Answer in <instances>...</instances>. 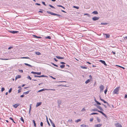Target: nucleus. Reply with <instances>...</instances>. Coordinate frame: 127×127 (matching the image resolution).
Masks as SVG:
<instances>
[{"label":"nucleus","instance_id":"58","mask_svg":"<svg viewBox=\"0 0 127 127\" xmlns=\"http://www.w3.org/2000/svg\"><path fill=\"white\" fill-rule=\"evenodd\" d=\"M24 95H23L20 96V97H24Z\"/></svg>","mask_w":127,"mask_h":127},{"label":"nucleus","instance_id":"45","mask_svg":"<svg viewBox=\"0 0 127 127\" xmlns=\"http://www.w3.org/2000/svg\"><path fill=\"white\" fill-rule=\"evenodd\" d=\"M89 77L90 78V80H92V76H91V75H89Z\"/></svg>","mask_w":127,"mask_h":127},{"label":"nucleus","instance_id":"48","mask_svg":"<svg viewBox=\"0 0 127 127\" xmlns=\"http://www.w3.org/2000/svg\"><path fill=\"white\" fill-rule=\"evenodd\" d=\"M31 73L33 74H36L37 72H34L33 71H32L31 72Z\"/></svg>","mask_w":127,"mask_h":127},{"label":"nucleus","instance_id":"24","mask_svg":"<svg viewBox=\"0 0 127 127\" xmlns=\"http://www.w3.org/2000/svg\"><path fill=\"white\" fill-rule=\"evenodd\" d=\"M94 114L98 115V113H91L90 114V115H94Z\"/></svg>","mask_w":127,"mask_h":127},{"label":"nucleus","instance_id":"19","mask_svg":"<svg viewBox=\"0 0 127 127\" xmlns=\"http://www.w3.org/2000/svg\"><path fill=\"white\" fill-rule=\"evenodd\" d=\"M29 92H30V91H28L26 92H24L23 93V94H25V95H26V94H28L29 93Z\"/></svg>","mask_w":127,"mask_h":127},{"label":"nucleus","instance_id":"60","mask_svg":"<svg viewBox=\"0 0 127 127\" xmlns=\"http://www.w3.org/2000/svg\"><path fill=\"white\" fill-rule=\"evenodd\" d=\"M127 98V95H125V98Z\"/></svg>","mask_w":127,"mask_h":127},{"label":"nucleus","instance_id":"56","mask_svg":"<svg viewBox=\"0 0 127 127\" xmlns=\"http://www.w3.org/2000/svg\"><path fill=\"white\" fill-rule=\"evenodd\" d=\"M86 110L84 108L82 110V111H85Z\"/></svg>","mask_w":127,"mask_h":127},{"label":"nucleus","instance_id":"52","mask_svg":"<svg viewBox=\"0 0 127 127\" xmlns=\"http://www.w3.org/2000/svg\"><path fill=\"white\" fill-rule=\"evenodd\" d=\"M41 77H47V76H45L44 75H41Z\"/></svg>","mask_w":127,"mask_h":127},{"label":"nucleus","instance_id":"16","mask_svg":"<svg viewBox=\"0 0 127 127\" xmlns=\"http://www.w3.org/2000/svg\"><path fill=\"white\" fill-rule=\"evenodd\" d=\"M91 80L90 79H88L85 82V83L87 84Z\"/></svg>","mask_w":127,"mask_h":127},{"label":"nucleus","instance_id":"23","mask_svg":"<svg viewBox=\"0 0 127 127\" xmlns=\"http://www.w3.org/2000/svg\"><path fill=\"white\" fill-rule=\"evenodd\" d=\"M19 32L18 31H13L11 32H12V33H15L17 32Z\"/></svg>","mask_w":127,"mask_h":127},{"label":"nucleus","instance_id":"25","mask_svg":"<svg viewBox=\"0 0 127 127\" xmlns=\"http://www.w3.org/2000/svg\"><path fill=\"white\" fill-rule=\"evenodd\" d=\"M9 59H2L0 58V60H9Z\"/></svg>","mask_w":127,"mask_h":127},{"label":"nucleus","instance_id":"15","mask_svg":"<svg viewBox=\"0 0 127 127\" xmlns=\"http://www.w3.org/2000/svg\"><path fill=\"white\" fill-rule=\"evenodd\" d=\"M97 107L100 110H101L102 111H103V109H102V108L100 106H97Z\"/></svg>","mask_w":127,"mask_h":127},{"label":"nucleus","instance_id":"36","mask_svg":"<svg viewBox=\"0 0 127 127\" xmlns=\"http://www.w3.org/2000/svg\"><path fill=\"white\" fill-rule=\"evenodd\" d=\"M46 39H51V37L50 36H48L46 37Z\"/></svg>","mask_w":127,"mask_h":127},{"label":"nucleus","instance_id":"14","mask_svg":"<svg viewBox=\"0 0 127 127\" xmlns=\"http://www.w3.org/2000/svg\"><path fill=\"white\" fill-rule=\"evenodd\" d=\"M48 90V89H41V90H39L38 91V92H42V91H44L45 90Z\"/></svg>","mask_w":127,"mask_h":127},{"label":"nucleus","instance_id":"35","mask_svg":"<svg viewBox=\"0 0 127 127\" xmlns=\"http://www.w3.org/2000/svg\"><path fill=\"white\" fill-rule=\"evenodd\" d=\"M94 120V118H91L90 119V121L91 122H92Z\"/></svg>","mask_w":127,"mask_h":127},{"label":"nucleus","instance_id":"30","mask_svg":"<svg viewBox=\"0 0 127 127\" xmlns=\"http://www.w3.org/2000/svg\"><path fill=\"white\" fill-rule=\"evenodd\" d=\"M27 78L28 79H30V80H31L32 79V78L31 77H30L29 76H28L27 77Z\"/></svg>","mask_w":127,"mask_h":127},{"label":"nucleus","instance_id":"26","mask_svg":"<svg viewBox=\"0 0 127 127\" xmlns=\"http://www.w3.org/2000/svg\"><path fill=\"white\" fill-rule=\"evenodd\" d=\"M80 67L83 69H87V67L83 66H81Z\"/></svg>","mask_w":127,"mask_h":127},{"label":"nucleus","instance_id":"49","mask_svg":"<svg viewBox=\"0 0 127 127\" xmlns=\"http://www.w3.org/2000/svg\"><path fill=\"white\" fill-rule=\"evenodd\" d=\"M5 90V89L4 88H2L1 89V91L2 92H3Z\"/></svg>","mask_w":127,"mask_h":127},{"label":"nucleus","instance_id":"13","mask_svg":"<svg viewBox=\"0 0 127 127\" xmlns=\"http://www.w3.org/2000/svg\"><path fill=\"white\" fill-rule=\"evenodd\" d=\"M56 58L59 59H64V57H61L59 56H56Z\"/></svg>","mask_w":127,"mask_h":127},{"label":"nucleus","instance_id":"5","mask_svg":"<svg viewBox=\"0 0 127 127\" xmlns=\"http://www.w3.org/2000/svg\"><path fill=\"white\" fill-rule=\"evenodd\" d=\"M102 126V124H98L95 125L94 127H100Z\"/></svg>","mask_w":127,"mask_h":127},{"label":"nucleus","instance_id":"43","mask_svg":"<svg viewBox=\"0 0 127 127\" xmlns=\"http://www.w3.org/2000/svg\"><path fill=\"white\" fill-rule=\"evenodd\" d=\"M51 124L52 126L53 127H56L54 123H51Z\"/></svg>","mask_w":127,"mask_h":127},{"label":"nucleus","instance_id":"33","mask_svg":"<svg viewBox=\"0 0 127 127\" xmlns=\"http://www.w3.org/2000/svg\"><path fill=\"white\" fill-rule=\"evenodd\" d=\"M31 104L30 105V108L29 110V113H30L31 112Z\"/></svg>","mask_w":127,"mask_h":127},{"label":"nucleus","instance_id":"54","mask_svg":"<svg viewBox=\"0 0 127 127\" xmlns=\"http://www.w3.org/2000/svg\"><path fill=\"white\" fill-rule=\"evenodd\" d=\"M21 89H19L18 91V93H19L20 92H21Z\"/></svg>","mask_w":127,"mask_h":127},{"label":"nucleus","instance_id":"64","mask_svg":"<svg viewBox=\"0 0 127 127\" xmlns=\"http://www.w3.org/2000/svg\"><path fill=\"white\" fill-rule=\"evenodd\" d=\"M102 105L104 106L105 108H107V106L106 105H105L104 104H102Z\"/></svg>","mask_w":127,"mask_h":127},{"label":"nucleus","instance_id":"46","mask_svg":"<svg viewBox=\"0 0 127 127\" xmlns=\"http://www.w3.org/2000/svg\"><path fill=\"white\" fill-rule=\"evenodd\" d=\"M48 90L55 91V90L54 89H48Z\"/></svg>","mask_w":127,"mask_h":127},{"label":"nucleus","instance_id":"22","mask_svg":"<svg viewBox=\"0 0 127 127\" xmlns=\"http://www.w3.org/2000/svg\"><path fill=\"white\" fill-rule=\"evenodd\" d=\"M32 121H33V122L34 124V127H36V124L35 123V121L33 120Z\"/></svg>","mask_w":127,"mask_h":127},{"label":"nucleus","instance_id":"3","mask_svg":"<svg viewBox=\"0 0 127 127\" xmlns=\"http://www.w3.org/2000/svg\"><path fill=\"white\" fill-rule=\"evenodd\" d=\"M100 91L101 92L103 91L104 89V86L102 85H101L99 87Z\"/></svg>","mask_w":127,"mask_h":127},{"label":"nucleus","instance_id":"11","mask_svg":"<svg viewBox=\"0 0 127 127\" xmlns=\"http://www.w3.org/2000/svg\"><path fill=\"white\" fill-rule=\"evenodd\" d=\"M100 99L101 101H103L104 103H106L108 105V103L107 102L105 101L103 99H101V97H100Z\"/></svg>","mask_w":127,"mask_h":127},{"label":"nucleus","instance_id":"62","mask_svg":"<svg viewBox=\"0 0 127 127\" xmlns=\"http://www.w3.org/2000/svg\"><path fill=\"white\" fill-rule=\"evenodd\" d=\"M9 118L10 119V120H12V121H13V119H12V118L10 117V118Z\"/></svg>","mask_w":127,"mask_h":127},{"label":"nucleus","instance_id":"51","mask_svg":"<svg viewBox=\"0 0 127 127\" xmlns=\"http://www.w3.org/2000/svg\"><path fill=\"white\" fill-rule=\"evenodd\" d=\"M41 74V72H37L36 73V74L38 75H40Z\"/></svg>","mask_w":127,"mask_h":127},{"label":"nucleus","instance_id":"63","mask_svg":"<svg viewBox=\"0 0 127 127\" xmlns=\"http://www.w3.org/2000/svg\"><path fill=\"white\" fill-rule=\"evenodd\" d=\"M57 6L58 7H62V6L61 5H57Z\"/></svg>","mask_w":127,"mask_h":127},{"label":"nucleus","instance_id":"21","mask_svg":"<svg viewBox=\"0 0 127 127\" xmlns=\"http://www.w3.org/2000/svg\"><path fill=\"white\" fill-rule=\"evenodd\" d=\"M24 64H25V65H26L28 66H30V67H32V66L31 65H30L29 64H28L25 63Z\"/></svg>","mask_w":127,"mask_h":127},{"label":"nucleus","instance_id":"10","mask_svg":"<svg viewBox=\"0 0 127 127\" xmlns=\"http://www.w3.org/2000/svg\"><path fill=\"white\" fill-rule=\"evenodd\" d=\"M21 75H18L15 78V80H16L17 79L20 78L21 77Z\"/></svg>","mask_w":127,"mask_h":127},{"label":"nucleus","instance_id":"44","mask_svg":"<svg viewBox=\"0 0 127 127\" xmlns=\"http://www.w3.org/2000/svg\"><path fill=\"white\" fill-rule=\"evenodd\" d=\"M12 88H10L9 89V91H8V92H9V93H10L11 92V91H12Z\"/></svg>","mask_w":127,"mask_h":127},{"label":"nucleus","instance_id":"50","mask_svg":"<svg viewBox=\"0 0 127 127\" xmlns=\"http://www.w3.org/2000/svg\"><path fill=\"white\" fill-rule=\"evenodd\" d=\"M72 121V119H69L68 120V122H71Z\"/></svg>","mask_w":127,"mask_h":127},{"label":"nucleus","instance_id":"9","mask_svg":"<svg viewBox=\"0 0 127 127\" xmlns=\"http://www.w3.org/2000/svg\"><path fill=\"white\" fill-rule=\"evenodd\" d=\"M42 104L41 102H37V103L36 104V107H37L38 106H39L40 105H41Z\"/></svg>","mask_w":127,"mask_h":127},{"label":"nucleus","instance_id":"18","mask_svg":"<svg viewBox=\"0 0 127 127\" xmlns=\"http://www.w3.org/2000/svg\"><path fill=\"white\" fill-rule=\"evenodd\" d=\"M35 54L36 55H41V53L39 52H35Z\"/></svg>","mask_w":127,"mask_h":127},{"label":"nucleus","instance_id":"57","mask_svg":"<svg viewBox=\"0 0 127 127\" xmlns=\"http://www.w3.org/2000/svg\"><path fill=\"white\" fill-rule=\"evenodd\" d=\"M61 64H65V63L64 62H61L60 63Z\"/></svg>","mask_w":127,"mask_h":127},{"label":"nucleus","instance_id":"34","mask_svg":"<svg viewBox=\"0 0 127 127\" xmlns=\"http://www.w3.org/2000/svg\"><path fill=\"white\" fill-rule=\"evenodd\" d=\"M21 58V59H29L30 58L29 57H23Z\"/></svg>","mask_w":127,"mask_h":127},{"label":"nucleus","instance_id":"38","mask_svg":"<svg viewBox=\"0 0 127 127\" xmlns=\"http://www.w3.org/2000/svg\"><path fill=\"white\" fill-rule=\"evenodd\" d=\"M22 122H24V120L23 118L22 117H21L20 118Z\"/></svg>","mask_w":127,"mask_h":127},{"label":"nucleus","instance_id":"31","mask_svg":"<svg viewBox=\"0 0 127 127\" xmlns=\"http://www.w3.org/2000/svg\"><path fill=\"white\" fill-rule=\"evenodd\" d=\"M105 35L106 36V38H108L109 37L110 35L109 34H106Z\"/></svg>","mask_w":127,"mask_h":127},{"label":"nucleus","instance_id":"32","mask_svg":"<svg viewBox=\"0 0 127 127\" xmlns=\"http://www.w3.org/2000/svg\"><path fill=\"white\" fill-rule=\"evenodd\" d=\"M95 102H96L97 104H98L99 105H100L101 104V103H99V102L98 101H95Z\"/></svg>","mask_w":127,"mask_h":127},{"label":"nucleus","instance_id":"61","mask_svg":"<svg viewBox=\"0 0 127 127\" xmlns=\"http://www.w3.org/2000/svg\"><path fill=\"white\" fill-rule=\"evenodd\" d=\"M54 60H55V61H56V62H57L58 61V60L57 59H56L55 58H54Z\"/></svg>","mask_w":127,"mask_h":127},{"label":"nucleus","instance_id":"41","mask_svg":"<svg viewBox=\"0 0 127 127\" xmlns=\"http://www.w3.org/2000/svg\"><path fill=\"white\" fill-rule=\"evenodd\" d=\"M73 7L74 8H76L77 9H78L79 8V7L77 6H74Z\"/></svg>","mask_w":127,"mask_h":127},{"label":"nucleus","instance_id":"12","mask_svg":"<svg viewBox=\"0 0 127 127\" xmlns=\"http://www.w3.org/2000/svg\"><path fill=\"white\" fill-rule=\"evenodd\" d=\"M98 112L101 113L105 117H106V115L105 114H104L103 112H102V111H98Z\"/></svg>","mask_w":127,"mask_h":127},{"label":"nucleus","instance_id":"40","mask_svg":"<svg viewBox=\"0 0 127 127\" xmlns=\"http://www.w3.org/2000/svg\"><path fill=\"white\" fill-rule=\"evenodd\" d=\"M49 6L52 8H55L53 6H52V5H49Z\"/></svg>","mask_w":127,"mask_h":127},{"label":"nucleus","instance_id":"17","mask_svg":"<svg viewBox=\"0 0 127 127\" xmlns=\"http://www.w3.org/2000/svg\"><path fill=\"white\" fill-rule=\"evenodd\" d=\"M33 36L35 38H41V37L37 36H36L35 35H33Z\"/></svg>","mask_w":127,"mask_h":127},{"label":"nucleus","instance_id":"47","mask_svg":"<svg viewBox=\"0 0 127 127\" xmlns=\"http://www.w3.org/2000/svg\"><path fill=\"white\" fill-rule=\"evenodd\" d=\"M52 64L54 66H56V67H58V65L54 64V63H52Z\"/></svg>","mask_w":127,"mask_h":127},{"label":"nucleus","instance_id":"29","mask_svg":"<svg viewBox=\"0 0 127 127\" xmlns=\"http://www.w3.org/2000/svg\"><path fill=\"white\" fill-rule=\"evenodd\" d=\"M81 121V120H80V119H77V120L75 121V122H76V123H78L79 122Z\"/></svg>","mask_w":127,"mask_h":127},{"label":"nucleus","instance_id":"42","mask_svg":"<svg viewBox=\"0 0 127 127\" xmlns=\"http://www.w3.org/2000/svg\"><path fill=\"white\" fill-rule=\"evenodd\" d=\"M81 126L82 127H86V125H81Z\"/></svg>","mask_w":127,"mask_h":127},{"label":"nucleus","instance_id":"55","mask_svg":"<svg viewBox=\"0 0 127 127\" xmlns=\"http://www.w3.org/2000/svg\"><path fill=\"white\" fill-rule=\"evenodd\" d=\"M19 72H23V71L22 70H19Z\"/></svg>","mask_w":127,"mask_h":127},{"label":"nucleus","instance_id":"7","mask_svg":"<svg viewBox=\"0 0 127 127\" xmlns=\"http://www.w3.org/2000/svg\"><path fill=\"white\" fill-rule=\"evenodd\" d=\"M20 104L19 103L13 105V106L15 108H17L18 106H19Z\"/></svg>","mask_w":127,"mask_h":127},{"label":"nucleus","instance_id":"1","mask_svg":"<svg viewBox=\"0 0 127 127\" xmlns=\"http://www.w3.org/2000/svg\"><path fill=\"white\" fill-rule=\"evenodd\" d=\"M120 87H118L116 88L114 90L113 92V94H118V92L119 91V88Z\"/></svg>","mask_w":127,"mask_h":127},{"label":"nucleus","instance_id":"4","mask_svg":"<svg viewBox=\"0 0 127 127\" xmlns=\"http://www.w3.org/2000/svg\"><path fill=\"white\" fill-rule=\"evenodd\" d=\"M115 126L116 127H122L121 125L119 123H117L115 124Z\"/></svg>","mask_w":127,"mask_h":127},{"label":"nucleus","instance_id":"37","mask_svg":"<svg viewBox=\"0 0 127 127\" xmlns=\"http://www.w3.org/2000/svg\"><path fill=\"white\" fill-rule=\"evenodd\" d=\"M93 111H97L98 112V111H99L97 109H93Z\"/></svg>","mask_w":127,"mask_h":127},{"label":"nucleus","instance_id":"27","mask_svg":"<svg viewBox=\"0 0 127 127\" xmlns=\"http://www.w3.org/2000/svg\"><path fill=\"white\" fill-rule=\"evenodd\" d=\"M65 66V65H61L60 66V67L61 68H64Z\"/></svg>","mask_w":127,"mask_h":127},{"label":"nucleus","instance_id":"6","mask_svg":"<svg viewBox=\"0 0 127 127\" xmlns=\"http://www.w3.org/2000/svg\"><path fill=\"white\" fill-rule=\"evenodd\" d=\"M100 62L102 63V64H104L105 66H107V65L106 64L105 62V61L102 60H100L99 61Z\"/></svg>","mask_w":127,"mask_h":127},{"label":"nucleus","instance_id":"53","mask_svg":"<svg viewBox=\"0 0 127 127\" xmlns=\"http://www.w3.org/2000/svg\"><path fill=\"white\" fill-rule=\"evenodd\" d=\"M40 126L41 127H42L43 126V123L42 122H41L40 123Z\"/></svg>","mask_w":127,"mask_h":127},{"label":"nucleus","instance_id":"39","mask_svg":"<svg viewBox=\"0 0 127 127\" xmlns=\"http://www.w3.org/2000/svg\"><path fill=\"white\" fill-rule=\"evenodd\" d=\"M107 88L104 91V93L105 94H106V92H107Z\"/></svg>","mask_w":127,"mask_h":127},{"label":"nucleus","instance_id":"59","mask_svg":"<svg viewBox=\"0 0 127 127\" xmlns=\"http://www.w3.org/2000/svg\"><path fill=\"white\" fill-rule=\"evenodd\" d=\"M50 77H51V78H52L53 79H56V78L53 77L52 76H50Z\"/></svg>","mask_w":127,"mask_h":127},{"label":"nucleus","instance_id":"28","mask_svg":"<svg viewBox=\"0 0 127 127\" xmlns=\"http://www.w3.org/2000/svg\"><path fill=\"white\" fill-rule=\"evenodd\" d=\"M97 120L98 122H100V119H99V118L98 117H97Z\"/></svg>","mask_w":127,"mask_h":127},{"label":"nucleus","instance_id":"8","mask_svg":"<svg viewBox=\"0 0 127 127\" xmlns=\"http://www.w3.org/2000/svg\"><path fill=\"white\" fill-rule=\"evenodd\" d=\"M99 18L96 17H94L92 19L94 20H98Z\"/></svg>","mask_w":127,"mask_h":127},{"label":"nucleus","instance_id":"20","mask_svg":"<svg viewBox=\"0 0 127 127\" xmlns=\"http://www.w3.org/2000/svg\"><path fill=\"white\" fill-rule=\"evenodd\" d=\"M93 13L95 14H98V12L96 11H94L93 12Z\"/></svg>","mask_w":127,"mask_h":127},{"label":"nucleus","instance_id":"2","mask_svg":"<svg viewBox=\"0 0 127 127\" xmlns=\"http://www.w3.org/2000/svg\"><path fill=\"white\" fill-rule=\"evenodd\" d=\"M47 12L48 13H49V14H50L51 15H56V16H61L60 15L58 14H55V13H53L50 12V11H47Z\"/></svg>","mask_w":127,"mask_h":127}]
</instances>
